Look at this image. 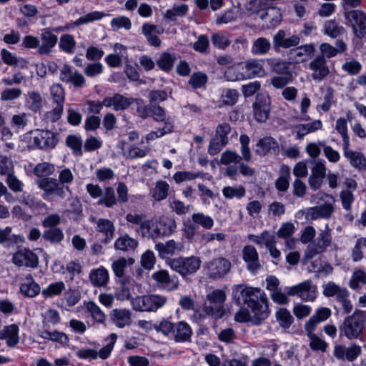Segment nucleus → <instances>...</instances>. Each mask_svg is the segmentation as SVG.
<instances>
[{"label": "nucleus", "instance_id": "obj_1", "mask_svg": "<svg viewBox=\"0 0 366 366\" xmlns=\"http://www.w3.org/2000/svg\"><path fill=\"white\" fill-rule=\"evenodd\" d=\"M154 329L164 335H172L176 342H185L191 340L192 330L190 326L184 321H179L174 324L169 320H162L159 325L154 324Z\"/></svg>", "mask_w": 366, "mask_h": 366}, {"label": "nucleus", "instance_id": "obj_2", "mask_svg": "<svg viewBox=\"0 0 366 366\" xmlns=\"http://www.w3.org/2000/svg\"><path fill=\"white\" fill-rule=\"evenodd\" d=\"M364 322V312L355 310L352 315L345 318L340 326V336L344 335L350 340L357 339L365 329Z\"/></svg>", "mask_w": 366, "mask_h": 366}, {"label": "nucleus", "instance_id": "obj_3", "mask_svg": "<svg viewBox=\"0 0 366 366\" xmlns=\"http://www.w3.org/2000/svg\"><path fill=\"white\" fill-rule=\"evenodd\" d=\"M167 301L165 296L160 295H147L137 296L132 300V308L140 312H156L163 307Z\"/></svg>", "mask_w": 366, "mask_h": 366}, {"label": "nucleus", "instance_id": "obj_4", "mask_svg": "<svg viewBox=\"0 0 366 366\" xmlns=\"http://www.w3.org/2000/svg\"><path fill=\"white\" fill-rule=\"evenodd\" d=\"M167 262L173 270L179 273L187 280V275L195 273L199 269L201 264L200 259L195 257L187 258L180 257L169 259Z\"/></svg>", "mask_w": 366, "mask_h": 366}, {"label": "nucleus", "instance_id": "obj_5", "mask_svg": "<svg viewBox=\"0 0 366 366\" xmlns=\"http://www.w3.org/2000/svg\"><path fill=\"white\" fill-rule=\"evenodd\" d=\"M271 98L267 93H257L252 103L254 119L258 123H265L270 117Z\"/></svg>", "mask_w": 366, "mask_h": 366}, {"label": "nucleus", "instance_id": "obj_6", "mask_svg": "<svg viewBox=\"0 0 366 366\" xmlns=\"http://www.w3.org/2000/svg\"><path fill=\"white\" fill-rule=\"evenodd\" d=\"M261 291L259 287H253L246 284L234 285L232 287V297L234 304L237 306L247 305L255 300L256 296Z\"/></svg>", "mask_w": 366, "mask_h": 366}, {"label": "nucleus", "instance_id": "obj_7", "mask_svg": "<svg viewBox=\"0 0 366 366\" xmlns=\"http://www.w3.org/2000/svg\"><path fill=\"white\" fill-rule=\"evenodd\" d=\"M117 340V335L115 333H112L105 340L108 341V343L104 346L99 351H97L94 349H80L76 352L77 357L81 360L92 359L96 360L99 357L102 360L107 359L114 349V345Z\"/></svg>", "mask_w": 366, "mask_h": 366}, {"label": "nucleus", "instance_id": "obj_8", "mask_svg": "<svg viewBox=\"0 0 366 366\" xmlns=\"http://www.w3.org/2000/svg\"><path fill=\"white\" fill-rule=\"evenodd\" d=\"M39 188L44 192V195H55L61 199L66 197L65 190L71 192L69 186L61 185L55 178L43 177L36 181Z\"/></svg>", "mask_w": 366, "mask_h": 366}, {"label": "nucleus", "instance_id": "obj_9", "mask_svg": "<svg viewBox=\"0 0 366 366\" xmlns=\"http://www.w3.org/2000/svg\"><path fill=\"white\" fill-rule=\"evenodd\" d=\"M347 25L353 30L355 36L358 39H362L366 36V14L360 10H352L345 12Z\"/></svg>", "mask_w": 366, "mask_h": 366}, {"label": "nucleus", "instance_id": "obj_10", "mask_svg": "<svg viewBox=\"0 0 366 366\" xmlns=\"http://www.w3.org/2000/svg\"><path fill=\"white\" fill-rule=\"evenodd\" d=\"M285 291L287 296L298 295L305 302H312L317 297V286L312 285L310 280L290 287H286Z\"/></svg>", "mask_w": 366, "mask_h": 366}, {"label": "nucleus", "instance_id": "obj_11", "mask_svg": "<svg viewBox=\"0 0 366 366\" xmlns=\"http://www.w3.org/2000/svg\"><path fill=\"white\" fill-rule=\"evenodd\" d=\"M226 293L222 290H214L207 295V301L214 304L215 307L207 306V316H211L214 320L222 318L225 314L224 303L226 300Z\"/></svg>", "mask_w": 366, "mask_h": 366}, {"label": "nucleus", "instance_id": "obj_12", "mask_svg": "<svg viewBox=\"0 0 366 366\" xmlns=\"http://www.w3.org/2000/svg\"><path fill=\"white\" fill-rule=\"evenodd\" d=\"M231 262L224 257L215 258L207 263V274L213 280L224 278L231 269Z\"/></svg>", "mask_w": 366, "mask_h": 366}, {"label": "nucleus", "instance_id": "obj_13", "mask_svg": "<svg viewBox=\"0 0 366 366\" xmlns=\"http://www.w3.org/2000/svg\"><path fill=\"white\" fill-rule=\"evenodd\" d=\"M33 137V147L48 150L54 149L59 140L55 133L49 130H36Z\"/></svg>", "mask_w": 366, "mask_h": 366}, {"label": "nucleus", "instance_id": "obj_14", "mask_svg": "<svg viewBox=\"0 0 366 366\" xmlns=\"http://www.w3.org/2000/svg\"><path fill=\"white\" fill-rule=\"evenodd\" d=\"M300 37L294 34L286 37V31L283 29L279 30L273 36L272 46L276 52H280L282 49H287L291 47H296L300 44Z\"/></svg>", "mask_w": 366, "mask_h": 366}, {"label": "nucleus", "instance_id": "obj_15", "mask_svg": "<svg viewBox=\"0 0 366 366\" xmlns=\"http://www.w3.org/2000/svg\"><path fill=\"white\" fill-rule=\"evenodd\" d=\"M133 103V97H126L119 93H115L112 97L104 98V107H112L115 112L124 111L129 109Z\"/></svg>", "mask_w": 366, "mask_h": 366}, {"label": "nucleus", "instance_id": "obj_16", "mask_svg": "<svg viewBox=\"0 0 366 366\" xmlns=\"http://www.w3.org/2000/svg\"><path fill=\"white\" fill-rule=\"evenodd\" d=\"M257 149L255 153L259 156H266L270 152L278 154L280 152V145L277 141L270 136H267L259 139L256 144Z\"/></svg>", "mask_w": 366, "mask_h": 366}, {"label": "nucleus", "instance_id": "obj_17", "mask_svg": "<svg viewBox=\"0 0 366 366\" xmlns=\"http://www.w3.org/2000/svg\"><path fill=\"white\" fill-rule=\"evenodd\" d=\"M242 258L247 262L248 270L255 273L260 267L259 254L252 245H245L242 249Z\"/></svg>", "mask_w": 366, "mask_h": 366}, {"label": "nucleus", "instance_id": "obj_18", "mask_svg": "<svg viewBox=\"0 0 366 366\" xmlns=\"http://www.w3.org/2000/svg\"><path fill=\"white\" fill-rule=\"evenodd\" d=\"M42 44L39 46L37 53L39 55L49 54L58 41V37L53 34L49 28H46L41 34Z\"/></svg>", "mask_w": 366, "mask_h": 366}, {"label": "nucleus", "instance_id": "obj_19", "mask_svg": "<svg viewBox=\"0 0 366 366\" xmlns=\"http://www.w3.org/2000/svg\"><path fill=\"white\" fill-rule=\"evenodd\" d=\"M152 278L158 283L164 285V288L168 291L177 290L179 281L176 276L170 277L168 272L164 269L159 270L152 274Z\"/></svg>", "mask_w": 366, "mask_h": 366}, {"label": "nucleus", "instance_id": "obj_20", "mask_svg": "<svg viewBox=\"0 0 366 366\" xmlns=\"http://www.w3.org/2000/svg\"><path fill=\"white\" fill-rule=\"evenodd\" d=\"M258 300V296H256L255 300L251 302V304L248 306L254 313L252 317V324L254 325H261L269 315V305L263 306Z\"/></svg>", "mask_w": 366, "mask_h": 366}, {"label": "nucleus", "instance_id": "obj_21", "mask_svg": "<svg viewBox=\"0 0 366 366\" xmlns=\"http://www.w3.org/2000/svg\"><path fill=\"white\" fill-rule=\"evenodd\" d=\"M176 229V222L174 219L168 217H160L156 222L154 232L156 237L170 235Z\"/></svg>", "mask_w": 366, "mask_h": 366}, {"label": "nucleus", "instance_id": "obj_22", "mask_svg": "<svg viewBox=\"0 0 366 366\" xmlns=\"http://www.w3.org/2000/svg\"><path fill=\"white\" fill-rule=\"evenodd\" d=\"M334 211L333 206L330 203H325L320 206L310 207L307 214L306 219L315 220L319 218L329 219Z\"/></svg>", "mask_w": 366, "mask_h": 366}, {"label": "nucleus", "instance_id": "obj_23", "mask_svg": "<svg viewBox=\"0 0 366 366\" xmlns=\"http://www.w3.org/2000/svg\"><path fill=\"white\" fill-rule=\"evenodd\" d=\"M19 326L16 324L5 326L0 331V340H6L8 347H15L19 341Z\"/></svg>", "mask_w": 366, "mask_h": 366}, {"label": "nucleus", "instance_id": "obj_24", "mask_svg": "<svg viewBox=\"0 0 366 366\" xmlns=\"http://www.w3.org/2000/svg\"><path fill=\"white\" fill-rule=\"evenodd\" d=\"M331 315L332 312L330 309L324 307L318 308L315 315L311 316L309 320L306 322L305 328L310 330L309 331L310 332L315 331L317 325L327 320L330 317Z\"/></svg>", "mask_w": 366, "mask_h": 366}, {"label": "nucleus", "instance_id": "obj_25", "mask_svg": "<svg viewBox=\"0 0 366 366\" xmlns=\"http://www.w3.org/2000/svg\"><path fill=\"white\" fill-rule=\"evenodd\" d=\"M264 69L262 64L258 60H249L245 62L242 67V75L243 78H254L255 76H262L264 74Z\"/></svg>", "mask_w": 366, "mask_h": 366}, {"label": "nucleus", "instance_id": "obj_26", "mask_svg": "<svg viewBox=\"0 0 366 366\" xmlns=\"http://www.w3.org/2000/svg\"><path fill=\"white\" fill-rule=\"evenodd\" d=\"M267 64L272 72L278 75H293L290 70L292 63L289 61H285L281 59L270 58L267 59Z\"/></svg>", "mask_w": 366, "mask_h": 366}, {"label": "nucleus", "instance_id": "obj_27", "mask_svg": "<svg viewBox=\"0 0 366 366\" xmlns=\"http://www.w3.org/2000/svg\"><path fill=\"white\" fill-rule=\"evenodd\" d=\"M26 280L28 281V283L21 284L20 292L26 297L31 298L36 297L41 291L39 285L35 282L31 274L26 276Z\"/></svg>", "mask_w": 366, "mask_h": 366}, {"label": "nucleus", "instance_id": "obj_28", "mask_svg": "<svg viewBox=\"0 0 366 366\" xmlns=\"http://www.w3.org/2000/svg\"><path fill=\"white\" fill-rule=\"evenodd\" d=\"M97 231L104 233L106 237L102 239L104 244L109 243L114 237L115 227L113 222L107 219L100 218L97 221Z\"/></svg>", "mask_w": 366, "mask_h": 366}, {"label": "nucleus", "instance_id": "obj_29", "mask_svg": "<svg viewBox=\"0 0 366 366\" xmlns=\"http://www.w3.org/2000/svg\"><path fill=\"white\" fill-rule=\"evenodd\" d=\"M132 313L129 310L126 309H114L112 311L111 319L117 321V326L119 328L124 327L125 325L131 324Z\"/></svg>", "mask_w": 366, "mask_h": 366}, {"label": "nucleus", "instance_id": "obj_30", "mask_svg": "<svg viewBox=\"0 0 366 366\" xmlns=\"http://www.w3.org/2000/svg\"><path fill=\"white\" fill-rule=\"evenodd\" d=\"M11 231L12 228L10 226L4 229L0 228V244H6L7 246H11L23 241L22 236L11 234Z\"/></svg>", "mask_w": 366, "mask_h": 366}, {"label": "nucleus", "instance_id": "obj_31", "mask_svg": "<svg viewBox=\"0 0 366 366\" xmlns=\"http://www.w3.org/2000/svg\"><path fill=\"white\" fill-rule=\"evenodd\" d=\"M315 51V45L313 44H305L300 46H296V49L290 50V54H294L295 59H297V62H304L307 60L305 56L311 57Z\"/></svg>", "mask_w": 366, "mask_h": 366}, {"label": "nucleus", "instance_id": "obj_32", "mask_svg": "<svg viewBox=\"0 0 366 366\" xmlns=\"http://www.w3.org/2000/svg\"><path fill=\"white\" fill-rule=\"evenodd\" d=\"M344 154L345 157L350 159L352 166L360 171L366 170V158L362 153L349 150Z\"/></svg>", "mask_w": 366, "mask_h": 366}, {"label": "nucleus", "instance_id": "obj_33", "mask_svg": "<svg viewBox=\"0 0 366 366\" xmlns=\"http://www.w3.org/2000/svg\"><path fill=\"white\" fill-rule=\"evenodd\" d=\"M275 317L280 326L285 330L289 329L295 322L294 317L285 307L279 308L275 313Z\"/></svg>", "mask_w": 366, "mask_h": 366}, {"label": "nucleus", "instance_id": "obj_34", "mask_svg": "<svg viewBox=\"0 0 366 366\" xmlns=\"http://www.w3.org/2000/svg\"><path fill=\"white\" fill-rule=\"evenodd\" d=\"M176 60L177 56L174 53L171 54L164 51L161 54L159 58L157 60V64L161 70L169 73L172 70Z\"/></svg>", "mask_w": 366, "mask_h": 366}, {"label": "nucleus", "instance_id": "obj_35", "mask_svg": "<svg viewBox=\"0 0 366 366\" xmlns=\"http://www.w3.org/2000/svg\"><path fill=\"white\" fill-rule=\"evenodd\" d=\"M64 238L62 229L59 228H49L44 231L42 239L51 244H60Z\"/></svg>", "mask_w": 366, "mask_h": 366}, {"label": "nucleus", "instance_id": "obj_36", "mask_svg": "<svg viewBox=\"0 0 366 366\" xmlns=\"http://www.w3.org/2000/svg\"><path fill=\"white\" fill-rule=\"evenodd\" d=\"M89 278L94 286H104L109 281V273L104 267H101L97 269L92 270Z\"/></svg>", "mask_w": 366, "mask_h": 366}, {"label": "nucleus", "instance_id": "obj_37", "mask_svg": "<svg viewBox=\"0 0 366 366\" xmlns=\"http://www.w3.org/2000/svg\"><path fill=\"white\" fill-rule=\"evenodd\" d=\"M157 26L145 23L142 25V33L146 37L149 45L158 47L161 45V39L156 35L153 34L156 31Z\"/></svg>", "mask_w": 366, "mask_h": 366}, {"label": "nucleus", "instance_id": "obj_38", "mask_svg": "<svg viewBox=\"0 0 366 366\" xmlns=\"http://www.w3.org/2000/svg\"><path fill=\"white\" fill-rule=\"evenodd\" d=\"M138 245V242L131 238L128 234L119 237L114 243V248L117 250L129 251L134 250Z\"/></svg>", "mask_w": 366, "mask_h": 366}, {"label": "nucleus", "instance_id": "obj_39", "mask_svg": "<svg viewBox=\"0 0 366 366\" xmlns=\"http://www.w3.org/2000/svg\"><path fill=\"white\" fill-rule=\"evenodd\" d=\"M345 32V28L340 26L336 20H328L325 22L324 33L329 36L332 38H337Z\"/></svg>", "mask_w": 366, "mask_h": 366}, {"label": "nucleus", "instance_id": "obj_40", "mask_svg": "<svg viewBox=\"0 0 366 366\" xmlns=\"http://www.w3.org/2000/svg\"><path fill=\"white\" fill-rule=\"evenodd\" d=\"M55 171L54 165L49 162L38 163L33 169V174L39 179L43 177H49L54 174Z\"/></svg>", "mask_w": 366, "mask_h": 366}, {"label": "nucleus", "instance_id": "obj_41", "mask_svg": "<svg viewBox=\"0 0 366 366\" xmlns=\"http://www.w3.org/2000/svg\"><path fill=\"white\" fill-rule=\"evenodd\" d=\"M183 245L181 243H177L174 240L168 241L166 244L158 243L155 245V249L159 252L161 257L164 254H173L175 249L181 250Z\"/></svg>", "mask_w": 366, "mask_h": 366}, {"label": "nucleus", "instance_id": "obj_42", "mask_svg": "<svg viewBox=\"0 0 366 366\" xmlns=\"http://www.w3.org/2000/svg\"><path fill=\"white\" fill-rule=\"evenodd\" d=\"M271 49L269 41L264 37H259L255 39L252 46V52L254 54H266Z\"/></svg>", "mask_w": 366, "mask_h": 366}, {"label": "nucleus", "instance_id": "obj_43", "mask_svg": "<svg viewBox=\"0 0 366 366\" xmlns=\"http://www.w3.org/2000/svg\"><path fill=\"white\" fill-rule=\"evenodd\" d=\"M305 330L307 333V336L310 339V347L311 350L313 351H322L323 352H325L328 347L327 343L320 338L317 335H316L314 333V331L310 332L309 331L310 330L307 328H305Z\"/></svg>", "mask_w": 366, "mask_h": 366}, {"label": "nucleus", "instance_id": "obj_44", "mask_svg": "<svg viewBox=\"0 0 366 366\" xmlns=\"http://www.w3.org/2000/svg\"><path fill=\"white\" fill-rule=\"evenodd\" d=\"M65 143L72 150L74 155L81 156L83 154L82 140L80 137L75 134H69L66 137Z\"/></svg>", "mask_w": 366, "mask_h": 366}, {"label": "nucleus", "instance_id": "obj_45", "mask_svg": "<svg viewBox=\"0 0 366 366\" xmlns=\"http://www.w3.org/2000/svg\"><path fill=\"white\" fill-rule=\"evenodd\" d=\"M169 189V185L166 181H158L152 192V197L158 202L166 199L168 196Z\"/></svg>", "mask_w": 366, "mask_h": 366}, {"label": "nucleus", "instance_id": "obj_46", "mask_svg": "<svg viewBox=\"0 0 366 366\" xmlns=\"http://www.w3.org/2000/svg\"><path fill=\"white\" fill-rule=\"evenodd\" d=\"M131 284V277H125L121 280V288L115 293V297L118 300L124 301L126 300H132L130 288L128 285Z\"/></svg>", "mask_w": 366, "mask_h": 366}, {"label": "nucleus", "instance_id": "obj_47", "mask_svg": "<svg viewBox=\"0 0 366 366\" xmlns=\"http://www.w3.org/2000/svg\"><path fill=\"white\" fill-rule=\"evenodd\" d=\"M282 169V174L275 181V187L280 192H286L290 186V169L286 165H283Z\"/></svg>", "mask_w": 366, "mask_h": 366}, {"label": "nucleus", "instance_id": "obj_48", "mask_svg": "<svg viewBox=\"0 0 366 366\" xmlns=\"http://www.w3.org/2000/svg\"><path fill=\"white\" fill-rule=\"evenodd\" d=\"M199 228L200 226L194 224V222H190V219L184 222V234L189 241L193 239L195 236H201L202 239H204V234L200 233Z\"/></svg>", "mask_w": 366, "mask_h": 366}, {"label": "nucleus", "instance_id": "obj_49", "mask_svg": "<svg viewBox=\"0 0 366 366\" xmlns=\"http://www.w3.org/2000/svg\"><path fill=\"white\" fill-rule=\"evenodd\" d=\"M64 290L65 285L63 282H56L50 284L46 289H44L41 292V295L45 298H50L61 295Z\"/></svg>", "mask_w": 366, "mask_h": 366}, {"label": "nucleus", "instance_id": "obj_50", "mask_svg": "<svg viewBox=\"0 0 366 366\" xmlns=\"http://www.w3.org/2000/svg\"><path fill=\"white\" fill-rule=\"evenodd\" d=\"M86 308L91 313L92 318L98 323L103 324L105 322L106 316L101 309L93 301L85 303Z\"/></svg>", "mask_w": 366, "mask_h": 366}, {"label": "nucleus", "instance_id": "obj_51", "mask_svg": "<svg viewBox=\"0 0 366 366\" xmlns=\"http://www.w3.org/2000/svg\"><path fill=\"white\" fill-rule=\"evenodd\" d=\"M188 9V6L185 4L177 6H175L172 9H168L166 11V13L164 14V19L172 21H175L177 16H185Z\"/></svg>", "mask_w": 366, "mask_h": 366}, {"label": "nucleus", "instance_id": "obj_52", "mask_svg": "<svg viewBox=\"0 0 366 366\" xmlns=\"http://www.w3.org/2000/svg\"><path fill=\"white\" fill-rule=\"evenodd\" d=\"M76 46V41L71 34H64L60 38L59 49L66 53H72Z\"/></svg>", "mask_w": 366, "mask_h": 366}, {"label": "nucleus", "instance_id": "obj_53", "mask_svg": "<svg viewBox=\"0 0 366 366\" xmlns=\"http://www.w3.org/2000/svg\"><path fill=\"white\" fill-rule=\"evenodd\" d=\"M117 204L114 189L112 187L105 188L104 197L98 201V204L104 205L107 207H112Z\"/></svg>", "mask_w": 366, "mask_h": 366}, {"label": "nucleus", "instance_id": "obj_54", "mask_svg": "<svg viewBox=\"0 0 366 366\" xmlns=\"http://www.w3.org/2000/svg\"><path fill=\"white\" fill-rule=\"evenodd\" d=\"M222 193L227 199H232L233 197L240 199L245 195L246 190L242 185H239L238 187L227 186L223 188Z\"/></svg>", "mask_w": 366, "mask_h": 366}, {"label": "nucleus", "instance_id": "obj_55", "mask_svg": "<svg viewBox=\"0 0 366 366\" xmlns=\"http://www.w3.org/2000/svg\"><path fill=\"white\" fill-rule=\"evenodd\" d=\"M204 177V174L201 172H187V171H181L176 172L173 179L177 183H180L187 180H192L197 177L203 178Z\"/></svg>", "mask_w": 366, "mask_h": 366}, {"label": "nucleus", "instance_id": "obj_56", "mask_svg": "<svg viewBox=\"0 0 366 366\" xmlns=\"http://www.w3.org/2000/svg\"><path fill=\"white\" fill-rule=\"evenodd\" d=\"M149 117H151L155 122H168V119L166 120L165 109L157 104H150Z\"/></svg>", "mask_w": 366, "mask_h": 366}, {"label": "nucleus", "instance_id": "obj_57", "mask_svg": "<svg viewBox=\"0 0 366 366\" xmlns=\"http://www.w3.org/2000/svg\"><path fill=\"white\" fill-rule=\"evenodd\" d=\"M23 258L24 266L31 268H36L39 264V257L32 250L24 247L23 249Z\"/></svg>", "mask_w": 366, "mask_h": 366}, {"label": "nucleus", "instance_id": "obj_58", "mask_svg": "<svg viewBox=\"0 0 366 366\" xmlns=\"http://www.w3.org/2000/svg\"><path fill=\"white\" fill-rule=\"evenodd\" d=\"M322 250L325 251L326 249L331 244L332 242V237H331V230L326 227V229L322 232L317 239L314 241Z\"/></svg>", "mask_w": 366, "mask_h": 366}, {"label": "nucleus", "instance_id": "obj_59", "mask_svg": "<svg viewBox=\"0 0 366 366\" xmlns=\"http://www.w3.org/2000/svg\"><path fill=\"white\" fill-rule=\"evenodd\" d=\"M51 97L54 102L64 104L65 100V92L60 84H54L50 88Z\"/></svg>", "mask_w": 366, "mask_h": 366}, {"label": "nucleus", "instance_id": "obj_60", "mask_svg": "<svg viewBox=\"0 0 366 366\" xmlns=\"http://www.w3.org/2000/svg\"><path fill=\"white\" fill-rule=\"evenodd\" d=\"M239 94L237 89H227L222 94V102L224 105L233 106L238 100Z\"/></svg>", "mask_w": 366, "mask_h": 366}, {"label": "nucleus", "instance_id": "obj_61", "mask_svg": "<svg viewBox=\"0 0 366 366\" xmlns=\"http://www.w3.org/2000/svg\"><path fill=\"white\" fill-rule=\"evenodd\" d=\"M14 174V167L12 160L6 157H1L0 159V175L9 177Z\"/></svg>", "mask_w": 366, "mask_h": 366}, {"label": "nucleus", "instance_id": "obj_62", "mask_svg": "<svg viewBox=\"0 0 366 366\" xmlns=\"http://www.w3.org/2000/svg\"><path fill=\"white\" fill-rule=\"evenodd\" d=\"M359 283L366 285V273L362 269L355 270L350 280V287L353 290L360 288Z\"/></svg>", "mask_w": 366, "mask_h": 366}, {"label": "nucleus", "instance_id": "obj_63", "mask_svg": "<svg viewBox=\"0 0 366 366\" xmlns=\"http://www.w3.org/2000/svg\"><path fill=\"white\" fill-rule=\"evenodd\" d=\"M21 203L24 204L32 210L41 209L44 205V203L36 199L33 194H26L24 193L21 196Z\"/></svg>", "mask_w": 366, "mask_h": 366}, {"label": "nucleus", "instance_id": "obj_64", "mask_svg": "<svg viewBox=\"0 0 366 366\" xmlns=\"http://www.w3.org/2000/svg\"><path fill=\"white\" fill-rule=\"evenodd\" d=\"M242 160V157L235 152L226 150L221 155L220 163L223 165H229L233 162L240 163Z\"/></svg>", "mask_w": 366, "mask_h": 366}]
</instances>
